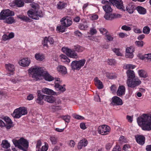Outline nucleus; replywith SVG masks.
Returning a JSON list of instances; mask_svg holds the SVG:
<instances>
[{"mask_svg": "<svg viewBox=\"0 0 151 151\" xmlns=\"http://www.w3.org/2000/svg\"><path fill=\"white\" fill-rule=\"evenodd\" d=\"M60 58L62 61L66 63H69L70 61V60L66 55L63 54H62L60 56Z\"/></svg>", "mask_w": 151, "mask_h": 151, "instance_id": "nucleus-32", "label": "nucleus"}, {"mask_svg": "<svg viewBox=\"0 0 151 151\" xmlns=\"http://www.w3.org/2000/svg\"><path fill=\"white\" fill-rule=\"evenodd\" d=\"M108 13H106L104 15V18L107 20H111V14H109Z\"/></svg>", "mask_w": 151, "mask_h": 151, "instance_id": "nucleus-54", "label": "nucleus"}, {"mask_svg": "<svg viewBox=\"0 0 151 151\" xmlns=\"http://www.w3.org/2000/svg\"><path fill=\"white\" fill-rule=\"evenodd\" d=\"M67 5V3L64 1H60L56 5V7L58 9L62 10L64 9Z\"/></svg>", "mask_w": 151, "mask_h": 151, "instance_id": "nucleus-28", "label": "nucleus"}, {"mask_svg": "<svg viewBox=\"0 0 151 151\" xmlns=\"http://www.w3.org/2000/svg\"><path fill=\"white\" fill-rule=\"evenodd\" d=\"M55 87L57 91H60V92H63L65 91V88L64 86L60 85L57 83L55 82Z\"/></svg>", "mask_w": 151, "mask_h": 151, "instance_id": "nucleus-30", "label": "nucleus"}, {"mask_svg": "<svg viewBox=\"0 0 151 151\" xmlns=\"http://www.w3.org/2000/svg\"><path fill=\"white\" fill-rule=\"evenodd\" d=\"M73 117L77 119L83 120L84 119V117L78 115H75L73 116Z\"/></svg>", "mask_w": 151, "mask_h": 151, "instance_id": "nucleus-59", "label": "nucleus"}, {"mask_svg": "<svg viewBox=\"0 0 151 151\" xmlns=\"http://www.w3.org/2000/svg\"><path fill=\"white\" fill-rule=\"evenodd\" d=\"M110 129V128L109 126L104 125L99 127L97 131L99 134L102 135H105L108 134Z\"/></svg>", "mask_w": 151, "mask_h": 151, "instance_id": "nucleus-11", "label": "nucleus"}, {"mask_svg": "<svg viewBox=\"0 0 151 151\" xmlns=\"http://www.w3.org/2000/svg\"><path fill=\"white\" fill-rule=\"evenodd\" d=\"M61 118L63 119L64 120L65 122L69 123L70 122V117L68 115L62 116H61Z\"/></svg>", "mask_w": 151, "mask_h": 151, "instance_id": "nucleus-45", "label": "nucleus"}, {"mask_svg": "<svg viewBox=\"0 0 151 151\" xmlns=\"http://www.w3.org/2000/svg\"><path fill=\"white\" fill-rule=\"evenodd\" d=\"M106 76L110 79H114L116 78V76L115 74L106 72L105 73Z\"/></svg>", "mask_w": 151, "mask_h": 151, "instance_id": "nucleus-35", "label": "nucleus"}, {"mask_svg": "<svg viewBox=\"0 0 151 151\" xmlns=\"http://www.w3.org/2000/svg\"><path fill=\"white\" fill-rule=\"evenodd\" d=\"M42 92L43 93L49 95H57V93L56 92L54 91L51 89L46 88H43L42 90Z\"/></svg>", "mask_w": 151, "mask_h": 151, "instance_id": "nucleus-19", "label": "nucleus"}, {"mask_svg": "<svg viewBox=\"0 0 151 151\" xmlns=\"http://www.w3.org/2000/svg\"><path fill=\"white\" fill-rule=\"evenodd\" d=\"M98 29L101 34L105 35L108 32L106 29L103 27L99 28Z\"/></svg>", "mask_w": 151, "mask_h": 151, "instance_id": "nucleus-44", "label": "nucleus"}, {"mask_svg": "<svg viewBox=\"0 0 151 151\" xmlns=\"http://www.w3.org/2000/svg\"><path fill=\"white\" fill-rule=\"evenodd\" d=\"M48 145L47 143H45V145H43L42 147V151H46L48 149Z\"/></svg>", "mask_w": 151, "mask_h": 151, "instance_id": "nucleus-60", "label": "nucleus"}, {"mask_svg": "<svg viewBox=\"0 0 151 151\" xmlns=\"http://www.w3.org/2000/svg\"><path fill=\"white\" fill-rule=\"evenodd\" d=\"M127 79H132L135 78V74L133 70H127L126 72Z\"/></svg>", "mask_w": 151, "mask_h": 151, "instance_id": "nucleus-26", "label": "nucleus"}, {"mask_svg": "<svg viewBox=\"0 0 151 151\" xmlns=\"http://www.w3.org/2000/svg\"><path fill=\"white\" fill-rule=\"evenodd\" d=\"M3 119L6 123V127L7 129H9L12 127L11 120L9 117H5L3 118Z\"/></svg>", "mask_w": 151, "mask_h": 151, "instance_id": "nucleus-22", "label": "nucleus"}, {"mask_svg": "<svg viewBox=\"0 0 151 151\" xmlns=\"http://www.w3.org/2000/svg\"><path fill=\"white\" fill-rule=\"evenodd\" d=\"M111 3H108L103 6V8L106 13L111 12L112 11V9L111 7Z\"/></svg>", "mask_w": 151, "mask_h": 151, "instance_id": "nucleus-25", "label": "nucleus"}, {"mask_svg": "<svg viewBox=\"0 0 151 151\" xmlns=\"http://www.w3.org/2000/svg\"><path fill=\"white\" fill-rule=\"evenodd\" d=\"M144 42L142 41H136L135 43L136 46H137L142 47H143L144 45Z\"/></svg>", "mask_w": 151, "mask_h": 151, "instance_id": "nucleus-50", "label": "nucleus"}, {"mask_svg": "<svg viewBox=\"0 0 151 151\" xmlns=\"http://www.w3.org/2000/svg\"><path fill=\"white\" fill-rule=\"evenodd\" d=\"M74 49L76 51L78 52H81L84 50V48L80 46H75Z\"/></svg>", "mask_w": 151, "mask_h": 151, "instance_id": "nucleus-42", "label": "nucleus"}, {"mask_svg": "<svg viewBox=\"0 0 151 151\" xmlns=\"http://www.w3.org/2000/svg\"><path fill=\"white\" fill-rule=\"evenodd\" d=\"M50 139L52 144H55L56 143L57 139L55 136H53L50 137Z\"/></svg>", "mask_w": 151, "mask_h": 151, "instance_id": "nucleus-53", "label": "nucleus"}, {"mask_svg": "<svg viewBox=\"0 0 151 151\" xmlns=\"http://www.w3.org/2000/svg\"><path fill=\"white\" fill-rule=\"evenodd\" d=\"M134 48L133 46H130L126 48L125 50V57L126 58H132L134 57L133 52Z\"/></svg>", "mask_w": 151, "mask_h": 151, "instance_id": "nucleus-14", "label": "nucleus"}, {"mask_svg": "<svg viewBox=\"0 0 151 151\" xmlns=\"http://www.w3.org/2000/svg\"><path fill=\"white\" fill-rule=\"evenodd\" d=\"M119 37L121 38H124L127 37L128 35L125 33L120 32L119 33Z\"/></svg>", "mask_w": 151, "mask_h": 151, "instance_id": "nucleus-55", "label": "nucleus"}, {"mask_svg": "<svg viewBox=\"0 0 151 151\" xmlns=\"http://www.w3.org/2000/svg\"><path fill=\"white\" fill-rule=\"evenodd\" d=\"M124 68L125 69L130 70L134 69L136 67V66L131 64H126L124 65Z\"/></svg>", "mask_w": 151, "mask_h": 151, "instance_id": "nucleus-43", "label": "nucleus"}, {"mask_svg": "<svg viewBox=\"0 0 151 151\" xmlns=\"http://www.w3.org/2000/svg\"><path fill=\"white\" fill-rule=\"evenodd\" d=\"M111 104L114 105H121L123 104L122 100L117 96L113 97L112 99Z\"/></svg>", "mask_w": 151, "mask_h": 151, "instance_id": "nucleus-18", "label": "nucleus"}, {"mask_svg": "<svg viewBox=\"0 0 151 151\" xmlns=\"http://www.w3.org/2000/svg\"><path fill=\"white\" fill-rule=\"evenodd\" d=\"M95 84L96 86L98 89H101L103 88V85L102 82L97 77L94 79Z\"/></svg>", "mask_w": 151, "mask_h": 151, "instance_id": "nucleus-29", "label": "nucleus"}, {"mask_svg": "<svg viewBox=\"0 0 151 151\" xmlns=\"http://www.w3.org/2000/svg\"><path fill=\"white\" fill-rule=\"evenodd\" d=\"M48 42H49L50 45L53 44L54 40L53 38L50 36H49L48 37H45L43 41L42 42V44L43 46L48 47V45L47 44Z\"/></svg>", "mask_w": 151, "mask_h": 151, "instance_id": "nucleus-17", "label": "nucleus"}, {"mask_svg": "<svg viewBox=\"0 0 151 151\" xmlns=\"http://www.w3.org/2000/svg\"><path fill=\"white\" fill-rule=\"evenodd\" d=\"M135 6L134 5L130 3L127 5L126 7V11L130 14H132L133 13L134 9H135Z\"/></svg>", "mask_w": 151, "mask_h": 151, "instance_id": "nucleus-27", "label": "nucleus"}, {"mask_svg": "<svg viewBox=\"0 0 151 151\" xmlns=\"http://www.w3.org/2000/svg\"><path fill=\"white\" fill-rule=\"evenodd\" d=\"M27 114V108L25 107L22 106L15 109L12 115L14 118L19 119L22 116Z\"/></svg>", "mask_w": 151, "mask_h": 151, "instance_id": "nucleus-6", "label": "nucleus"}, {"mask_svg": "<svg viewBox=\"0 0 151 151\" xmlns=\"http://www.w3.org/2000/svg\"><path fill=\"white\" fill-rule=\"evenodd\" d=\"M133 31L136 33L140 34L142 32V30L136 27L134 28L133 29Z\"/></svg>", "mask_w": 151, "mask_h": 151, "instance_id": "nucleus-58", "label": "nucleus"}, {"mask_svg": "<svg viewBox=\"0 0 151 151\" xmlns=\"http://www.w3.org/2000/svg\"><path fill=\"white\" fill-rule=\"evenodd\" d=\"M5 66L6 69L10 72V73H7L8 75L9 76L13 75L14 74V71L15 70L14 65L12 64L8 63L5 64Z\"/></svg>", "mask_w": 151, "mask_h": 151, "instance_id": "nucleus-16", "label": "nucleus"}, {"mask_svg": "<svg viewBox=\"0 0 151 151\" xmlns=\"http://www.w3.org/2000/svg\"><path fill=\"white\" fill-rule=\"evenodd\" d=\"M121 148L119 145H116L113 148L112 151H121Z\"/></svg>", "mask_w": 151, "mask_h": 151, "instance_id": "nucleus-57", "label": "nucleus"}, {"mask_svg": "<svg viewBox=\"0 0 151 151\" xmlns=\"http://www.w3.org/2000/svg\"><path fill=\"white\" fill-rule=\"evenodd\" d=\"M137 122L142 130L150 131L151 130V115L144 114L137 118Z\"/></svg>", "mask_w": 151, "mask_h": 151, "instance_id": "nucleus-2", "label": "nucleus"}, {"mask_svg": "<svg viewBox=\"0 0 151 151\" xmlns=\"http://www.w3.org/2000/svg\"><path fill=\"white\" fill-rule=\"evenodd\" d=\"M106 39L109 41H112L113 40V37L112 35L108 32L105 35Z\"/></svg>", "mask_w": 151, "mask_h": 151, "instance_id": "nucleus-47", "label": "nucleus"}, {"mask_svg": "<svg viewBox=\"0 0 151 151\" xmlns=\"http://www.w3.org/2000/svg\"><path fill=\"white\" fill-rule=\"evenodd\" d=\"M65 27L63 25L58 26L57 27L56 30L59 32H64L65 31Z\"/></svg>", "mask_w": 151, "mask_h": 151, "instance_id": "nucleus-39", "label": "nucleus"}, {"mask_svg": "<svg viewBox=\"0 0 151 151\" xmlns=\"http://www.w3.org/2000/svg\"><path fill=\"white\" fill-rule=\"evenodd\" d=\"M88 142L85 139L81 140L78 145L77 147L78 149L81 150L82 148L83 147H86L87 146Z\"/></svg>", "mask_w": 151, "mask_h": 151, "instance_id": "nucleus-23", "label": "nucleus"}, {"mask_svg": "<svg viewBox=\"0 0 151 151\" xmlns=\"http://www.w3.org/2000/svg\"><path fill=\"white\" fill-rule=\"evenodd\" d=\"M112 50L117 56H121L122 55L119 48H114Z\"/></svg>", "mask_w": 151, "mask_h": 151, "instance_id": "nucleus-49", "label": "nucleus"}, {"mask_svg": "<svg viewBox=\"0 0 151 151\" xmlns=\"http://www.w3.org/2000/svg\"><path fill=\"white\" fill-rule=\"evenodd\" d=\"M128 140L124 136H122L119 138V142L121 144L124 143H127Z\"/></svg>", "mask_w": 151, "mask_h": 151, "instance_id": "nucleus-40", "label": "nucleus"}, {"mask_svg": "<svg viewBox=\"0 0 151 151\" xmlns=\"http://www.w3.org/2000/svg\"><path fill=\"white\" fill-rule=\"evenodd\" d=\"M61 24L65 27H68L70 26L72 23L71 18L67 16H65L60 20Z\"/></svg>", "mask_w": 151, "mask_h": 151, "instance_id": "nucleus-12", "label": "nucleus"}, {"mask_svg": "<svg viewBox=\"0 0 151 151\" xmlns=\"http://www.w3.org/2000/svg\"><path fill=\"white\" fill-rule=\"evenodd\" d=\"M125 88L123 86H119L116 92L117 95L121 96L125 94Z\"/></svg>", "mask_w": 151, "mask_h": 151, "instance_id": "nucleus-20", "label": "nucleus"}, {"mask_svg": "<svg viewBox=\"0 0 151 151\" xmlns=\"http://www.w3.org/2000/svg\"><path fill=\"white\" fill-rule=\"evenodd\" d=\"M98 16L96 14L92 15L90 17V19L92 20H95L98 19Z\"/></svg>", "mask_w": 151, "mask_h": 151, "instance_id": "nucleus-62", "label": "nucleus"}, {"mask_svg": "<svg viewBox=\"0 0 151 151\" xmlns=\"http://www.w3.org/2000/svg\"><path fill=\"white\" fill-rule=\"evenodd\" d=\"M32 9L28 11L27 14L31 18L37 20L39 19V17H42L43 16V14L41 10H39V6L37 4L33 3L31 4Z\"/></svg>", "mask_w": 151, "mask_h": 151, "instance_id": "nucleus-3", "label": "nucleus"}, {"mask_svg": "<svg viewBox=\"0 0 151 151\" xmlns=\"http://www.w3.org/2000/svg\"><path fill=\"white\" fill-rule=\"evenodd\" d=\"M145 60L150 61L151 60V53L145 55Z\"/></svg>", "mask_w": 151, "mask_h": 151, "instance_id": "nucleus-61", "label": "nucleus"}, {"mask_svg": "<svg viewBox=\"0 0 151 151\" xmlns=\"http://www.w3.org/2000/svg\"><path fill=\"white\" fill-rule=\"evenodd\" d=\"M4 22L9 24H12L15 22V20L14 18L11 17L5 19Z\"/></svg>", "mask_w": 151, "mask_h": 151, "instance_id": "nucleus-37", "label": "nucleus"}, {"mask_svg": "<svg viewBox=\"0 0 151 151\" xmlns=\"http://www.w3.org/2000/svg\"><path fill=\"white\" fill-rule=\"evenodd\" d=\"M90 32L91 35H95L97 33V31L94 27H92L90 28Z\"/></svg>", "mask_w": 151, "mask_h": 151, "instance_id": "nucleus-51", "label": "nucleus"}, {"mask_svg": "<svg viewBox=\"0 0 151 151\" xmlns=\"http://www.w3.org/2000/svg\"><path fill=\"white\" fill-rule=\"evenodd\" d=\"M130 148V146L129 145L125 144L124 145L123 147V150H127L128 149Z\"/></svg>", "mask_w": 151, "mask_h": 151, "instance_id": "nucleus-64", "label": "nucleus"}, {"mask_svg": "<svg viewBox=\"0 0 151 151\" xmlns=\"http://www.w3.org/2000/svg\"><path fill=\"white\" fill-rule=\"evenodd\" d=\"M137 142L140 145H143L145 142V138L142 135H138L135 137Z\"/></svg>", "mask_w": 151, "mask_h": 151, "instance_id": "nucleus-21", "label": "nucleus"}, {"mask_svg": "<svg viewBox=\"0 0 151 151\" xmlns=\"http://www.w3.org/2000/svg\"><path fill=\"white\" fill-rule=\"evenodd\" d=\"M57 70L58 72L62 75H65L67 72L66 68L63 65H60L58 66Z\"/></svg>", "mask_w": 151, "mask_h": 151, "instance_id": "nucleus-24", "label": "nucleus"}, {"mask_svg": "<svg viewBox=\"0 0 151 151\" xmlns=\"http://www.w3.org/2000/svg\"><path fill=\"white\" fill-rule=\"evenodd\" d=\"M17 17L22 20L25 22H29L30 19L27 16L23 15H19L17 16Z\"/></svg>", "mask_w": 151, "mask_h": 151, "instance_id": "nucleus-38", "label": "nucleus"}, {"mask_svg": "<svg viewBox=\"0 0 151 151\" xmlns=\"http://www.w3.org/2000/svg\"><path fill=\"white\" fill-rule=\"evenodd\" d=\"M112 20L115 19L120 18L122 15L119 14H111Z\"/></svg>", "mask_w": 151, "mask_h": 151, "instance_id": "nucleus-52", "label": "nucleus"}, {"mask_svg": "<svg viewBox=\"0 0 151 151\" xmlns=\"http://www.w3.org/2000/svg\"><path fill=\"white\" fill-rule=\"evenodd\" d=\"M122 29L123 30L126 31H130L131 30V28L130 27L127 26L126 25H124L122 27Z\"/></svg>", "mask_w": 151, "mask_h": 151, "instance_id": "nucleus-56", "label": "nucleus"}, {"mask_svg": "<svg viewBox=\"0 0 151 151\" xmlns=\"http://www.w3.org/2000/svg\"><path fill=\"white\" fill-rule=\"evenodd\" d=\"M12 142L15 147L24 151H26V149L29 146L27 141L23 137L19 139H12Z\"/></svg>", "mask_w": 151, "mask_h": 151, "instance_id": "nucleus-5", "label": "nucleus"}, {"mask_svg": "<svg viewBox=\"0 0 151 151\" xmlns=\"http://www.w3.org/2000/svg\"><path fill=\"white\" fill-rule=\"evenodd\" d=\"M1 145L2 147L4 148H8L10 146V144L8 141L5 140L2 141Z\"/></svg>", "mask_w": 151, "mask_h": 151, "instance_id": "nucleus-34", "label": "nucleus"}, {"mask_svg": "<svg viewBox=\"0 0 151 151\" xmlns=\"http://www.w3.org/2000/svg\"><path fill=\"white\" fill-rule=\"evenodd\" d=\"M14 15V13L12 11L9 9L4 10L0 13V19L4 20L7 17L10 16H13Z\"/></svg>", "mask_w": 151, "mask_h": 151, "instance_id": "nucleus-10", "label": "nucleus"}, {"mask_svg": "<svg viewBox=\"0 0 151 151\" xmlns=\"http://www.w3.org/2000/svg\"><path fill=\"white\" fill-rule=\"evenodd\" d=\"M74 33L75 35L78 36V37H81L82 35L81 33L78 30L76 31Z\"/></svg>", "mask_w": 151, "mask_h": 151, "instance_id": "nucleus-63", "label": "nucleus"}, {"mask_svg": "<svg viewBox=\"0 0 151 151\" xmlns=\"http://www.w3.org/2000/svg\"><path fill=\"white\" fill-rule=\"evenodd\" d=\"M62 50L63 53L70 58L76 59L78 57L77 53L74 50L67 47H63Z\"/></svg>", "mask_w": 151, "mask_h": 151, "instance_id": "nucleus-9", "label": "nucleus"}, {"mask_svg": "<svg viewBox=\"0 0 151 151\" xmlns=\"http://www.w3.org/2000/svg\"><path fill=\"white\" fill-rule=\"evenodd\" d=\"M29 76L36 81L41 80L43 77L45 80L49 81L54 78L47 72L44 71L43 68L35 66L30 68L28 70Z\"/></svg>", "mask_w": 151, "mask_h": 151, "instance_id": "nucleus-1", "label": "nucleus"}, {"mask_svg": "<svg viewBox=\"0 0 151 151\" xmlns=\"http://www.w3.org/2000/svg\"><path fill=\"white\" fill-rule=\"evenodd\" d=\"M142 82L137 77L132 79H127V86L130 88H135L141 83Z\"/></svg>", "mask_w": 151, "mask_h": 151, "instance_id": "nucleus-8", "label": "nucleus"}, {"mask_svg": "<svg viewBox=\"0 0 151 151\" xmlns=\"http://www.w3.org/2000/svg\"><path fill=\"white\" fill-rule=\"evenodd\" d=\"M138 74L139 76L141 77L145 78L147 77L146 72L143 70H139L138 71Z\"/></svg>", "mask_w": 151, "mask_h": 151, "instance_id": "nucleus-36", "label": "nucleus"}, {"mask_svg": "<svg viewBox=\"0 0 151 151\" xmlns=\"http://www.w3.org/2000/svg\"><path fill=\"white\" fill-rule=\"evenodd\" d=\"M35 58L36 60L40 61L43 60L45 58L44 55L40 53H36L35 55Z\"/></svg>", "mask_w": 151, "mask_h": 151, "instance_id": "nucleus-31", "label": "nucleus"}, {"mask_svg": "<svg viewBox=\"0 0 151 151\" xmlns=\"http://www.w3.org/2000/svg\"><path fill=\"white\" fill-rule=\"evenodd\" d=\"M85 59L79 60H75L72 61L71 64V67L72 69L79 70L83 66L86 62Z\"/></svg>", "mask_w": 151, "mask_h": 151, "instance_id": "nucleus-7", "label": "nucleus"}, {"mask_svg": "<svg viewBox=\"0 0 151 151\" xmlns=\"http://www.w3.org/2000/svg\"><path fill=\"white\" fill-rule=\"evenodd\" d=\"M37 93V98L36 101L37 103L40 105H42L44 104L43 99L49 103H53L55 102L56 99L54 96L42 94L41 91L40 90L38 91Z\"/></svg>", "mask_w": 151, "mask_h": 151, "instance_id": "nucleus-4", "label": "nucleus"}, {"mask_svg": "<svg viewBox=\"0 0 151 151\" xmlns=\"http://www.w3.org/2000/svg\"><path fill=\"white\" fill-rule=\"evenodd\" d=\"M150 29L148 26L145 27L143 29V32L145 34H148L149 33Z\"/></svg>", "mask_w": 151, "mask_h": 151, "instance_id": "nucleus-48", "label": "nucleus"}, {"mask_svg": "<svg viewBox=\"0 0 151 151\" xmlns=\"http://www.w3.org/2000/svg\"><path fill=\"white\" fill-rule=\"evenodd\" d=\"M107 62L109 65H114L116 63L115 60L113 59H108Z\"/></svg>", "mask_w": 151, "mask_h": 151, "instance_id": "nucleus-46", "label": "nucleus"}, {"mask_svg": "<svg viewBox=\"0 0 151 151\" xmlns=\"http://www.w3.org/2000/svg\"><path fill=\"white\" fill-rule=\"evenodd\" d=\"M136 9L138 12L141 14H145L146 12V9L140 6H138L136 8Z\"/></svg>", "mask_w": 151, "mask_h": 151, "instance_id": "nucleus-33", "label": "nucleus"}, {"mask_svg": "<svg viewBox=\"0 0 151 151\" xmlns=\"http://www.w3.org/2000/svg\"><path fill=\"white\" fill-rule=\"evenodd\" d=\"M88 27V26L86 23H81L79 24L78 25L79 29L82 30L86 29Z\"/></svg>", "mask_w": 151, "mask_h": 151, "instance_id": "nucleus-41", "label": "nucleus"}, {"mask_svg": "<svg viewBox=\"0 0 151 151\" xmlns=\"http://www.w3.org/2000/svg\"><path fill=\"white\" fill-rule=\"evenodd\" d=\"M30 59L28 58H25L20 60L19 63L20 65L23 67H28L31 63Z\"/></svg>", "mask_w": 151, "mask_h": 151, "instance_id": "nucleus-15", "label": "nucleus"}, {"mask_svg": "<svg viewBox=\"0 0 151 151\" xmlns=\"http://www.w3.org/2000/svg\"><path fill=\"white\" fill-rule=\"evenodd\" d=\"M109 1L114 6L116 7L118 9L122 10L125 11L122 0H109Z\"/></svg>", "mask_w": 151, "mask_h": 151, "instance_id": "nucleus-13", "label": "nucleus"}]
</instances>
